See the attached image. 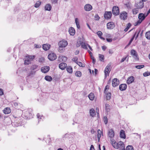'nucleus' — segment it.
<instances>
[{"instance_id": "nucleus-1", "label": "nucleus", "mask_w": 150, "mask_h": 150, "mask_svg": "<svg viewBox=\"0 0 150 150\" xmlns=\"http://www.w3.org/2000/svg\"><path fill=\"white\" fill-rule=\"evenodd\" d=\"M114 148L120 150H123L125 148L124 144L122 141H120L116 143V145H114Z\"/></svg>"}, {"instance_id": "nucleus-2", "label": "nucleus", "mask_w": 150, "mask_h": 150, "mask_svg": "<svg viewBox=\"0 0 150 150\" xmlns=\"http://www.w3.org/2000/svg\"><path fill=\"white\" fill-rule=\"evenodd\" d=\"M22 120L20 117L15 118L14 122L12 123V125L16 127H18L21 125L22 124Z\"/></svg>"}, {"instance_id": "nucleus-3", "label": "nucleus", "mask_w": 150, "mask_h": 150, "mask_svg": "<svg viewBox=\"0 0 150 150\" xmlns=\"http://www.w3.org/2000/svg\"><path fill=\"white\" fill-rule=\"evenodd\" d=\"M112 13L113 14L117 15L119 14V8L117 6H114L112 9Z\"/></svg>"}, {"instance_id": "nucleus-4", "label": "nucleus", "mask_w": 150, "mask_h": 150, "mask_svg": "<svg viewBox=\"0 0 150 150\" xmlns=\"http://www.w3.org/2000/svg\"><path fill=\"white\" fill-rule=\"evenodd\" d=\"M48 58L50 60L53 61L57 59V56L55 53H51L49 54Z\"/></svg>"}, {"instance_id": "nucleus-5", "label": "nucleus", "mask_w": 150, "mask_h": 150, "mask_svg": "<svg viewBox=\"0 0 150 150\" xmlns=\"http://www.w3.org/2000/svg\"><path fill=\"white\" fill-rule=\"evenodd\" d=\"M127 13L125 11L121 12L120 15V17L121 19L125 20L127 19Z\"/></svg>"}, {"instance_id": "nucleus-6", "label": "nucleus", "mask_w": 150, "mask_h": 150, "mask_svg": "<svg viewBox=\"0 0 150 150\" xmlns=\"http://www.w3.org/2000/svg\"><path fill=\"white\" fill-rule=\"evenodd\" d=\"M130 53L131 55H132L134 59L137 60H138L139 58L138 57V55L136 51L135 50H132L131 51Z\"/></svg>"}, {"instance_id": "nucleus-7", "label": "nucleus", "mask_w": 150, "mask_h": 150, "mask_svg": "<svg viewBox=\"0 0 150 150\" xmlns=\"http://www.w3.org/2000/svg\"><path fill=\"white\" fill-rule=\"evenodd\" d=\"M112 85L113 87H115L118 86L119 84V81L117 78H114L112 81Z\"/></svg>"}, {"instance_id": "nucleus-8", "label": "nucleus", "mask_w": 150, "mask_h": 150, "mask_svg": "<svg viewBox=\"0 0 150 150\" xmlns=\"http://www.w3.org/2000/svg\"><path fill=\"white\" fill-rule=\"evenodd\" d=\"M112 13L111 11H106L104 14V17L105 19H110L112 16Z\"/></svg>"}, {"instance_id": "nucleus-9", "label": "nucleus", "mask_w": 150, "mask_h": 150, "mask_svg": "<svg viewBox=\"0 0 150 150\" xmlns=\"http://www.w3.org/2000/svg\"><path fill=\"white\" fill-rule=\"evenodd\" d=\"M67 45V42L65 40L61 41L59 43V46L62 47H65Z\"/></svg>"}, {"instance_id": "nucleus-10", "label": "nucleus", "mask_w": 150, "mask_h": 150, "mask_svg": "<svg viewBox=\"0 0 150 150\" xmlns=\"http://www.w3.org/2000/svg\"><path fill=\"white\" fill-rule=\"evenodd\" d=\"M135 7L139 9H142L144 6V3L142 1H140L138 3L135 4Z\"/></svg>"}, {"instance_id": "nucleus-11", "label": "nucleus", "mask_w": 150, "mask_h": 150, "mask_svg": "<svg viewBox=\"0 0 150 150\" xmlns=\"http://www.w3.org/2000/svg\"><path fill=\"white\" fill-rule=\"evenodd\" d=\"M107 28L109 29H112L115 27L114 23L112 22H110L108 23L107 24Z\"/></svg>"}, {"instance_id": "nucleus-12", "label": "nucleus", "mask_w": 150, "mask_h": 150, "mask_svg": "<svg viewBox=\"0 0 150 150\" xmlns=\"http://www.w3.org/2000/svg\"><path fill=\"white\" fill-rule=\"evenodd\" d=\"M84 9L86 11H89L92 9V6L89 4H87L85 5Z\"/></svg>"}, {"instance_id": "nucleus-13", "label": "nucleus", "mask_w": 150, "mask_h": 150, "mask_svg": "<svg viewBox=\"0 0 150 150\" xmlns=\"http://www.w3.org/2000/svg\"><path fill=\"white\" fill-rule=\"evenodd\" d=\"M108 134L109 137L110 138H112L114 137L115 133L113 129H111L108 130Z\"/></svg>"}, {"instance_id": "nucleus-14", "label": "nucleus", "mask_w": 150, "mask_h": 150, "mask_svg": "<svg viewBox=\"0 0 150 150\" xmlns=\"http://www.w3.org/2000/svg\"><path fill=\"white\" fill-rule=\"evenodd\" d=\"M110 67V64H108L106 67L105 69L104 72L105 73V78H106L107 76L109 75L108 71L109 70Z\"/></svg>"}, {"instance_id": "nucleus-15", "label": "nucleus", "mask_w": 150, "mask_h": 150, "mask_svg": "<svg viewBox=\"0 0 150 150\" xmlns=\"http://www.w3.org/2000/svg\"><path fill=\"white\" fill-rule=\"evenodd\" d=\"M49 69V67L48 66H44L41 68V70L42 72L45 73L48 72Z\"/></svg>"}, {"instance_id": "nucleus-16", "label": "nucleus", "mask_w": 150, "mask_h": 150, "mask_svg": "<svg viewBox=\"0 0 150 150\" xmlns=\"http://www.w3.org/2000/svg\"><path fill=\"white\" fill-rule=\"evenodd\" d=\"M127 85L126 84H122L119 86V89L121 91H124L126 89Z\"/></svg>"}, {"instance_id": "nucleus-17", "label": "nucleus", "mask_w": 150, "mask_h": 150, "mask_svg": "<svg viewBox=\"0 0 150 150\" xmlns=\"http://www.w3.org/2000/svg\"><path fill=\"white\" fill-rule=\"evenodd\" d=\"M67 67V64L64 63H62L59 65V67L62 70H64Z\"/></svg>"}, {"instance_id": "nucleus-18", "label": "nucleus", "mask_w": 150, "mask_h": 150, "mask_svg": "<svg viewBox=\"0 0 150 150\" xmlns=\"http://www.w3.org/2000/svg\"><path fill=\"white\" fill-rule=\"evenodd\" d=\"M58 59L60 62H65L67 60V58L65 56H60L59 57Z\"/></svg>"}, {"instance_id": "nucleus-19", "label": "nucleus", "mask_w": 150, "mask_h": 150, "mask_svg": "<svg viewBox=\"0 0 150 150\" xmlns=\"http://www.w3.org/2000/svg\"><path fill=\"white\" fill-rule=\"evenodd\" d=\"M69 32L70 35H74L75 33V31L74 28L72 27L70 28L69 30Z\"/></svg>"}, {"instance_id": "nucleus-20", "label": "nucleus", "mask_w": 150, "mask_h": 150, "mask_svg": "<svg viewBox=\"0 0 150 150\" xmlns=\"http://www.w3.org/2000/svg\"><path fill=\"white\" fill-rule=\"evenodd\" d=\"M134 81V78L133 76H130L128 78L127 81V83L128 84H130L133 82Z\"/></svg>"}, {"instance_id": "nucleus-21", "label": "nucleus", "mask_w": 150, "mask_h": 150, "mask_svg": "<svg viewBox=\"0 0 150 150\" xmlns=\"http://www.w3.org/2000/svg\"><path fill=\"white\" fill-rule=\"evenodd\" d=\"M146 16V15L145 16L143 13H140L139 14L138 18L139 19L143 21Z\"/></svg>"}, {"instance_id": "nucleus-22", "label": "nucleus", "mask_w": 150, "mask_h": 150, "mask_svg": "<svg viewBox=\"0 0 150 150\" xmlns=\"http://www.w3.org/2000/svg\"><path fill=\"white\" fill-rule=\"evenodd\" d=\"M3 112L5 114H8L10 113L11 112L10 108H5L3 110Z\"/></svg>"}, {"instance_id": "nucleus-23", "label": "nucleus", "mask_w": 150, "mask_h": 150, "mask_svg": "<svg viewBox=\"0 0 150 150\" xmlns=\"http://www.w3.org/2000/svg\"><path fill=\"white\" fill-rule=\"evenodd\" d=\"M120 136L121 138L125 139L126 138V136L125 131L122 130H121L120 132Z\"/></svg>"}, {"instance_id": "nucleus-24", "label": "nucleus", "mask_w": 150, "mask_h": 150, "mask_svg": "<svg viewBox=\"0 0 150 150\" xmlns=\"http://www.w3.org/2000/svg\"><path fill=\"white\" fill-rule=\"evenodd\" d=\"M50 47V45L44 44L42 45V48L43 49L45 50H48Z\"/></svg>"}, {"instance_id": "nucleus-25", "label": "nucleus", "mask_w": 150, "mask_h": 150, "mask_svg": "<svg viewBox=\"0 0 150 150\" xmlns=\"http://www.w3.org/2000/svg\"><path fill=\"white\" fill-rule=\"evenodd\" d=\"M88 97L90 100H94L95 96L94 93H91L88 95Z\"/></svg>"}, {"instance_id": "nucleus-26", "label": "nucleus", "mask_w": 150, "mask_h": 150, "mask_svg": "<svg viewBox=\"0 0 150 150\" xmlns=\"http://www.w3.org/2000/svg\"><path fill=\"white\" fill-rule=\"evenodd\" d=\"M37 118L38 119V122L42 120L43 117L42 115H41L39 114L38 113L37 115Z\"/></svg>"}, {"instance_id": "nucleus-27", "label": "nucleus", "mask_w": 150, "mask_h": 150, "mask_svg": "<svg viewBox=\"0 0 150 150\" xmlns=\"http://www.w3.org/2000/svg\"><path fill=\"white\" fill-rule=\"evenodd\" d=\"M91 116L93 117L96 115L95 110L93 109H91L90 111Z\"/></svg>"}, {"instance_id": "nucleus-28", "label": "nucleus", "mask_w": 150, "mask_h": 150, "mask_svg": "<svg viewBox=\"0 0 150 150\" xmlns=\"http://www.w3.org/2000/svg\"><path fill=\"white\" fill-rule=\"evenodd\" d=\"M66 70L69 73H72L73 72L72 68L71 66L67 67Z\"/></svg>"}, {"instance_id": "nucleus-29", "label": "nucleus", "mask_w": 150, "mask_h": 150, "mask_svg": "<svg viewBox=\"0 0 150 150\" xmlns=\"http://www.w3.org/2000/svg\"><path fill=\"white\" fill-rule=\"evenodd\" d=\"M51 8V6L49 4H47L45 7V9L46 10L50 11Z\"/></svg>"}, {"instance_id": "nucleus-30", "label": "nucleus", "mask_w": 150, "mask_h": 150, "mask_svg": "<svg viewBox=\"0 0 150 150\" xmlns=\"http://www.w3.org/2000/svg\"><path fill=\"white\" fill-rule=\"evenodd\" d=\"M45 79L47 81H52V77L49 76H46L45 77Z\"/></svg>"}, {"instance_id": "nucleus-31", "label": "nucleus", "mask_w": 150, "mask_h": 150, "mask_svg": "<svg viewBox=\"0 0 150 150\" xmlns=\"http://www.w3.org/2000/svg\"><path fill=\"white\" fill-rule=\"evenodd\" d=\"M145 36L147 39L150 40V31H149L146 33Z\"/></svg>"}, {"instance_id": "nucleus-32", "label": "nucleus", "mask_w": 150, "mask_h": 150, "mask_svg": "<svg viewBox=\"0 0 150 150\" xmlns=\"http://www.w3.org/2000/svg\"><path fill=\"white\" fill-rule=\"evenodd\" d=\"M75 75L77 77H80L81 76V73L80 71H77L76 72Z\"/></svg>"}, {"instance_id": "nucleus-33", "label": "nucleus", "mask_w": 150, "mask_h": 150, "mask_svg": "<svg viewBox=\"0 0 150 150\" xmlns=\"http://www.w3.org/2000/svg\"><path fill=\"white\" fill-rule=\"evenodd\" d=\"M99 60L100 61L103 62L104 59V56L103 54H99Z\"/></svg>"}, {"instance_id": "nucleus-34", "label": "nucleus", "mask_w": 150, "mask_h": 150, "mask_svg": "<svg viewBox=\"0 0 150 150\" xmlns=\"http://www.w3.org/2000/svg\"><path fill=\"white\" fill-rule=\"evenodd\" d=\"M105 110L107 112H109L110 110V106L109 104L106 103L105 104Z\"/></svg>"}, {"instance_id": "nucleus-35", "label": "nucleus", "mask_w": 150, "mask_h": 150, "mask_svg": "<svg viewBox=\"0 0 150 150\" xmlns=\"http://www.w3.org/2000/svg\"><path fill=\"white\" fill-rule=\"evenodd\" d=\"M137 8H135L132 9V12L133 14H136L139 12Z\"/></svg>"}, {"instance_id": "nucleus-36", "label": "nucleus", "mask_w": 150, "mask_h": 150, "mask_svg": "<svg viewBox=\"0 0 150 150\" xmlns=\"http://www.w3.org/2000/svg\"><path fill=\"white\" fill-rule=\"evenodd\" d=\"M65 50V47L59 46V51L60 52H63Z\"/></svg>"}, {"instance_id": "nucleus-37", "label": "nucleus", "mask_w": 150, "mask_h": 150, "mask_svg": "<svg viewBox=\"0 0 150 150\" xmlns=\"http://www.w3.org/2000/svg\"><path fill=\"white\" fill-rule=\"evenodd\" d=\"M31 63V60L28 57L25 61L24 64H28Z\"/></svg>"}, {"instance_id": "nucleus-38", "label": "nucleus", "mask_w": 150, "mask_h": 150, "mask_svg": "<svg viewBox=\"0 0 150 150\" xmlns=\"http://www.w3.org/2000/svg\"><path fill=\"white\" fill-rule=\"evenodd\" d=\"M103 134V132L100 129H98V138H100L101 134Z\"/></svg>"}, {"instance_id": "nucleus-39", "label": "nucleus", "mask_w": 150, "mask_h": 150, "mask_svg": "<svg viewBox=\"0 0 150 150\" xmlns=\"http://www.w3.org/2000/svg\"><path fill=\"white\" fill-rule=\"evenodd\" d=\"M41 4V2L40 1H38L36 2L35 5V8H38L40 6Z\"/></svg>"}, {"instance_id": "nucleus-40", "label": "nucleus", "mask_w": 150, "mask_h": 150, "mask_svg": "<svg viewBox=\"0 0 150 150\" xmlns=\"http://www.w3.org/2000/svg\"><path fill=\"white\" fill-rule=\"evenodd\" d=\"M76 64L80 67H85V65L83 64L81 62L78 61L76 62Z\"/></svg>"}, {"instance_id": "nucleus-41", "label": "nucleus", "mask_w": 150, "mask_h": 150, "mask_svg": "<svg viewBox=\"0 0 150 150\" xmlns=\"http://www.w3.org/2000/svg\"><path fill=\"white\" fill-rule=\"evenodd\" d=\"M38 66L37 65H33L31 67V69L32 70H34L37 69H39L38 68Z\"/></svg>"}, {"instance_id": "nucleus-42", "label": "nucleus", "mask_w": 150, "mask_h": 150, "mask_svg": "<svg viewBox=\"0 0 150 150\" xmlns=\"http://www.w3.org/2000/svg\"><path fill=\"white\" fill-rule=\"evenodd\" d=\"M81 46L82 48L86 49H87V45H86L85 43H82L81 44Z\"/></svg>"}, {"instance_id": "nucleus-43", "label": "nucleus", "mask_w": 150, "mask_h": 150, "mask_svg": "<svg viewBox=\"0 0 150 150\" xmlns=\"http://www.w3.org/2000/svg\"><path fill=\"white\" fill-rule=\"evenodd\" d=\"M131 26V23H128L127 24V27L125 29V32H127L128 30V29H129V28Z\"/></svg>"}, {"instance_id": "nucleus-44", "label": "nucleus", "mask_w": 150, "mask_h": 150, "mask_svg": "<svg viewBox=\"0 0 150 150\" xmlns=\"http://www.w3.org/2000/svg\"><path fill=\"white\" fill-rule=\"evenodd\" d=\"M111 98V94L110 93H108L107 94L106 99L107 100H110Z\"/></svg>"}, {"instance_id": "nucleus-45", "label": "nucleus", "mask_w": 150, "mask_h": 150, "mask_svg": "<svg viewBox=\"0 0 150 150\" xmlns=\"http://www.w3.org/2000/svg\"><path fill=\"white\" fill-rule=\"evenodd\" d=\"M14 105L16 108L19 109V106L20 105V104H18L17 102H14L13 103Z\"/></svg>"}, {"instance_id": "nucleus-46", "label": "nucleus", "mask_w": 150, "mask_h": 150, "mask_svg": "<svg viewBox=\"0 0 150 150\" xmlns=\"http://www.w3.org/2000/svg\"><path fill=\"white\" fill-rule=\"evenodd\" d=\"M111 143L113 146L114 148V145H116V142L113 139H112L111 140Z\"/></svg>"}, {"instance_id": "nucleus-47", "label": "nucleus", "mask_w": 150, "mask_h": 150, "mask_svg": "<svg viewBox=\"0 0 150 150\" xmlns=\"http://www.w3.org/2000/svg\"><path fill=\"white\" fill-rule=\"evenodd\" d=\"M103 120L105 124H107L108 123V118L107 117L104 116L103 118Z\"/></svg>"}, {"instance_id": "nucleus-48", "label": "nucleus", "mask_w": 150, "mask_h": 150, "mask_svg": "<svg viewBox=\"0 0 150 150\" xmlns=\"http://www.w3.org/2000/svg\"><path fill=\"white\" fill-rule=\"evenodd\" d=\"M144 67V65H139L136 66H135V68L137 69H141L142 68H143Z\"/></svg>"}, {"instance_id": "nucleus-49", "label": "nucleus", "mask_w": 150, "mask_h": 150, "mask_svg": "<svg viewBox=\"0 0 150 150\" xmlns=\"http://www.w3.org/2000/svg\"><path fill=\"white\" fill-rule=\"evenodd\" d=\"M150 75V72H146L144 73L143 75L144 76H146Z\"/></svg>"}, {"instance_id": "nucleus-50", "label": "nucleus", "mask_w": 150, "mask_h": 150, "mask_svg": "<svg viewBox=\"0 0 150 150\" xmlns=\"http://www.w3.org/2000/svg\"><path fill=\"white\" fill-rule=\"evenodd\" d=\"M143 21H142L141 20L139 19L135 23V25H137L139 24H140Z\"/></svg>"}, {"instance_id": "nucleus-51", "label": "nucleus", "mask_w": 150, "mask_h": 150, "mask_svg": "<svg viewBox=\"0 0 150 150\" xmlns=\"http://www.w3.org/2000/svg\"><path fill=\"white\" fill-rule=\"evenodd\" d=\"M97 34L99 37L101 36L103 34L100 31H98L97 33Z\"/></svg>"}, {"instance_id": "nucleus-52", "label": "nucleus", "mask_w": 150, "mask_h": 150, "mask_svg": "<svg viewBox=\"0 0 150 150\" xmlns=\"http://www.w3.org/2000/svg\"><path fill=\"white\" fill-rule=\"evenodd\" d=\"M78 58L76 57H75L74 58H73L72 60V61H74V62H75L76 63V62H77V60H78Z\"/></svg>"}, {"instance_id": "nucleus-53", "label": "nucleus", "mask_w": 150, "mask_h": 150, "mask_svg": "<svg viewBox=\"0 0 150 150\" xmlns=\"http://www.w3.org/2000/svg\"><path fill=\"white\" fill-rule=\"evenodd\" d=\"M91 58L93 61L92 62H93V64H95V63H96V59H95V58H94V57L93 56H91Z\"/></svg>"}, {"instance_id": "nucleus-54", "label": "nucleus", "mask_w": 150, "mask_h": 150, "mask_svg": "<svg viewBox=\"0 0 150 150\" xmlns=\"http://www.w3.org/2000/svg\"><path fill=\"white\" fill-rule=\"evenodd\" d=\"M95 20H99L100 18V17L98 14H96L95 15Z\"/></svg>"}, {"instance_id": "nucleus-55", "label": "nucleus", "mask_w": 150, "mask_h": 150, "mask_svg": "<svg viewBox=\"0 0 150 150\" xmlns=\"http://www.w3.org/2000/svg\"><path fill=\"white\" fill-rule=\"evenodd\" d=\"M28 57L31 61L35 57L34 56H28Z\"/></svg>"}, {"instance_id": "nucleus-56", "label": "nucleus", "mask_w": 150, "mask_h": 150, "mask_svg": "<svg viewBox=\"0 0 150 150\" xmlns=\"http://www.w3.org/2000/svg\"><path fill=\"white\" fill-rule=\"evenodd\" d=\"M137 32H135V33L134 34V35L133 37L131 39V40H130V42H129V44H130V43L133 40V39H134V37L136 35V34H137Z\"/></svg>"}, {"instance_id": "nucleus-57", "label": "nucleus", "mask_w": 150, "mask_h": 150, "mask_svg": "<svg viewBox=\"0 0 150 150\" xmlns=\"http://www.w3.org/2000/svg\"><path fill=\"white\" fill-rule=\"evenodd\" d=\"M69 136V134H66L63 136V138H66L68 137Z\"/></svg>"}, {"instance_id": "nucleus-58", "label": "nucleus", "mask_w": 150, "mask_h": 150, "mask_svg": "<svg viewBox=\"0 0 150 150\" xmlns=\"http://www.w3.org/2000/svg\"><path fill=\"white\" fill-rule=\"evenodd\" d=\"M127 57H123L122 58L121 61V62H124L126 59Z\"/></svg>"}, {"instance_id": "nucleus-59", "label": "nucleus", "mask_w": 150, "mask_h": 150, "mask_svg": "<svg viewBox=\"0 0 150 150\" xmlns=\"http://www.w3.org/2000/svg\"><path fill=\"white\" fill-rule=\"evenodd\" d=\"M136 32H137V35H136V37H135V39H136L138 37V35H139V33L140 32V30H139V31H136Z\"/></svg>"}, {"instance_id": "nucleus-60", "label": "nucleus", "mask_w": 150, "mask_h": 150, "mask_svg": "<svg viewBox=\"0 0 150 150\" xmlns=\"http://www.w3.org/2000/svg\"><path fill=\"white\" fill-rule=\"evenodd\" d=\"M75 21L76 23V25L78 24H79V22L78 21V18H76L75 19Z\"/></svg>"}, {"instance_id": "nucleus-61", "label": "nucleus", "mask_w": 150, "mask_h": 150, "mask_svg": "<svg viewBox=\"0 0 150 150\" xmlns=\"http://www.w3.org/2000/svg\"><path fill=\"white\" fill-rule=\"evenodd\" d=\"M109 88V86L108 85H106L105 88V89L104 91V92L105 93H106V90L107 89H108Z\"/></svg>"}, {"instance_id": "nucleus-62", "label": "nucleus", "mask_w": 150, "mask_h": 150, "mask_svg": "<svg viewBox=\"0 0 150 150\" xmlns=\"http://www.w3.org/2000/svg\"><path fill=\"white\" fill-rule=\"evenodd\" d=\"M44 61V58H41L39 59V62H43Z\"/></svg>"}, {"instance_id": "nucleus-63", "label": "nucleus", "mask_w": 150, "mask_h": 150, "mask_svg": "<svg viewBox=\"0 0 150 150\" xmlns=\"http://www.w3.org/2000/svg\"><path fill=\"white\" fill-rule=\"evenodd\" d=\"M35 47L36 48H40L41 47V45H38L36 44H35Z\"/></svg>"}, {"instance_id": "nucleus-64", "label": "nucleus", "mask_w": 150, "mask_h": 150, "mask_svg": "<svg viewBox=\"0 0 150 150\" xmlns=\"http://www.w3.org/2000/svg\"><path fill=\"white\" fill-rule=\"evenodd\" d=\"M90 150H95L94 146L93 145H91Z\"/></svg>"}]
</instances>
